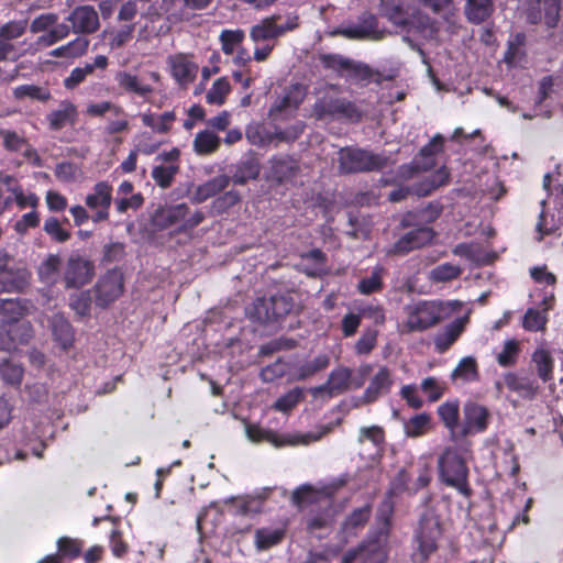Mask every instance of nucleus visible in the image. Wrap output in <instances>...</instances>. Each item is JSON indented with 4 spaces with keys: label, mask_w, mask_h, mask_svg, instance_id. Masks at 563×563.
<instances>
[{
    "label": "nucleus",
    "mask_w": 563,
    "mask_h": 563,
    "mask_svg": "<svg viewBox=\"0 0 563 563\" xmlns=\"http://www.w3.org/2000/svg\"><path fill=\"white\" fill-rule=\"evenodd\" d=\"M459 300H418L407 303L404 307V327L408 332H422L440 321L448 319L451 314L461 309Z\"/></svg>",
    "instance_id": "f257e3e1"
},
{
    "label": "nucleus",
    "mask_w": 563,
    "mask_h": 563,
    "mask_svg": "<svg viewBox=\"0 0 563 563\" xmlns=\"http://www.w3.org/2000/svg\"><path fill=\"white\" fill-rule=\"evenodd\" d=\"M327 66L344 70L346 78L362 84L374 81L382 84L383 81L394 80L398 76V68L390 67L385 70L373 69L367 64L355 62L341 55H327L323 57Z\"/></svg>",
    "instance_id": "f03ea898"
},
{
    "label": "nucleus",
    "mask_w": 563,
    "mask_h": 563,
    "mask_svg": "<svg viewBox=\"0 0 563 563\" xmlns=\"http://www.w3.org/2000/svg\"><path fill=\"white\" fill-rule=\"evenodd\" d=\"M338 165L341 174L366 173L384 168L388 158L358 147H343L338 152Z\"/></svg>",
    "instance_id": "7ed1b4c3"
},
{
    "label": "nucleus",
    "mask_w": 563,
    "mask_h": 563,
    "mask_svg": "<svg viewBox=\"0 0 563 563\" xmlns=\"http://www.w3.org/2000/svg\"><path fill=\"white\" fill-rule=\"evenodd\" d=\"M440 517L433 507H426L421 512L418 527L415 531V542L421 560H427L438 548L442 537Z\"/></svg>",
    "instance_id": "20e7f679"
},
{
    "label": "nucleus",
    "mask_w": 563,
    "mask_h": 563,
    "mask_svg": "<svg viewBox=\"0 0 563 563\" xmlns=\"http://www.w3.org/2000/svg\"><path fill=\"white\" fill-rule=\"evenodd\" d=\"M439 468L446 485L456 488L464 496L470 495L465 457L457 450L446 449L439 459Z\"/></svg>",
    "instance_id": "39448f33"
},
{
    "label": "nucleus",
    "mask_w": 563,
    "mask_h": 563,
    "mask_svg": "<svg viewBox=\"0 0 563 563\" xmlns=\"http://www.w3.org/2000/svg\"><path fill=\"white\" fill-rule=\"evenodd\" d=\"M245 431L249 440L254 443L266 441L276 448H280L285 445H308L311 442L320 440L329 431V428H324L323 431L320 432L279 434L271 430L262 429L257 426L249 424L246 426Z\"/></svg>",
    "instance_id": "423d86ee"
},
{
    "label": "nucleus",
    "mask_w": 563,
    "mask_h": 563,
    "mask_svg": "<svg viewBox=\"0 0 563 563\" xmlns=\"http://www.w3.org/2000/svg\"><path fill=\"white\" fill-rule=\"evenodd\" d=\"M334 35H341L349 40L380 41L387 31L379 27L377 18L372 13H363L357 21L333 31Z\"/></svg>",
    "instance_id": "0eeeda50"
},
{
    "label": "nucleus",
    "mask_w": 563,
    "mask_h": 563,
    "mask_svg": "<svg viewBox=\"0 0 563 563\" xmlns=\"http://www.w3.org/2000/svg\"><path fill=\"white\" fill-rule=\"evenodd\" d=\"M313 114L319 120L335 117H344L351 120L360 118L355 106L345 99L336 97L332 89L317 99L313 104Z\"/></svg>",
    "instance_id": "6e6552de"
},
{
    "label": "nucleus",
    "mask_w": 563,
    "mask_h": 563,
    "mask_svg": "<svg viewBox=\"0 0 563 563\" xmlns=\"http://www.w3.org/2000/svg\"><path fill=\"white\" fill-rule=\"evenodd\" d=\"M93 277V264L87 257L71 253L66 262L63 280L66 288H80Z\"/></svg>",
    "instance_id": "1a4fd4ad"
},
{
    "label": "nucleus",
    "mask_w": 563,
    "mask_h": 563,
    "mask_svg": "<svg viewBox=\"0 0 563 563\" xmlns=\"http://www.w3.org/2000/svg\"><path fill=\"white\" fill-rule=\"evenodd\" d=\"M490 411L484 405L467 401L463 406V421L460 428V439L483 433L490 422Z\"/></svg>",
    "instance_id": "9d476101"
},
{
    "label": "nucleus",
    "mask_w": 563,
    "mask_h": 563,
    "mask_svg": "<svg viewBox=\"0 0 563 563\" xmlns=\"http://www.w3.org/2000/svg\"><path fill=\"white\" fill-rule=\"evenodd\" d=\"M85 203L92 212V222L107 221L112 203V186L107 181H98L93 186L92 191L86 196Z\"/></svg>",
    "instance_id": "9b49d317"
},
{
    "label": "nucleus",
    "mask_w": 563,
    "mask_h": 563,
    "mask_svg": "<svg viewBox=\"0 0 563 563\" xmlns=\"http://www.w3.org/2000/svg\"><path fill=\"white\" fill-rule=\"evenodd\" d=\"M123 292V275L120 271L112 269L103 275L96 285V302L100 307H107L117 300Z\"/></svg>",
    "instance_id": "f8f14e48"
},
{
    "label": "nucleus",
    "mask_w": 563,
    "mask_h": 563,
    "mask_svg": "<svg viewBox=\"0 0 563 563\" xmlns=\"http://www.w3.org/2000/svg\"><path fill=\"white\" fill-rule=\"evenodd\" d=\"M449 176L450 174L448 169L445 167H441L434 175L430 176L426 181L415 188L400 187L390 191L388 199L391 202H399L406 199L411 192L419 197L428 196L433 189L446 184Z\"/></svg>",
    "instance_id": "ddd939ff"
},
{
    "label": "nucleus",
    "mask_w": 563,
    "mask_h": 563,
    "mask_svg": "<svg viewBox=\"0 0 563 563\" xmlns=\"http://www.w3.org/2000/svg\"><path fill=\"white\" fill-rule=\"evenodd\" d=\"M32 338V327L27 321L0 324V351L10 352L18 344L26 343Z\"/></svg>",
    "instance_id": "4468645a"
},
{
    "label": "nucleus",
    "mask_w": 563,
    "mask_h": 563,
    "mask_svg": "<svg viewBox=\"0 0 563 563\" xmlns=\"http://www.w3.org/2000/svg\"><path fill=\"white\" fill-rule=\"evenodd\" d=\"M393 383L391 371L386 366H380L377 373L371 378L362 397L356 399V406L372 404L379 397L387 395L391 389Z\"/></svg>",
    "instance_id": "2eb2a0df"
},
{
    "label": "nucleus",
    "mask_w": 563,
    "mask_h": 563,
    "mask_svg": "<svg viewBox=\"0 0 563 563\" xmlns=\"http://www.w3.org/2000/svg\"><path fill=\"white\" fill-rule=\"evenodd\" d=\"M66 20L76 34H92L100 27L98 12L91 5L76 7Z\"/></svg>",
    "instance_id": "dca6fc26"
},
{
    "label": "nucleus",
    "mask_w": 563,
    "mask_h": 563,
    "mask_svg": "<svg viewBox=\"0 0 563 563\" xmlns=\"http://www.w3.org/2000/svg\"><path fill=\"white\" fill-rule=\"evenodd\" d=\"M267 164V178L279 184L292 179L299 173L298 162L287 154L274 155Z\"/></svg>",
    "instance_id": "f3484780"
},
{
    "label": "nucleus",
    "mask_w": 563,
    "mask_h": 563,
    "mask_svg": "<svg viewBox=\"0 0 563 563\" xmlns=\"http://www.w3.org/2000/svg\"><path fill=\"white\" fill-rule=\"evenodd\" d=\"M444 147V136L440 133L435 134L428 144L422 146L415 158L413 166H402L405 170H429L435 165V155L441 153Z\"/></svg>",
    "instance_id": "a211bd4d"
},
{
    "label": "nucleus",
    "mask_w": 563,
    "mask_h": 563,
    "mask_svg": "<svg viewBox=\"0 0 563 563\" xmlns=\"http://www.w3.org/2000/svg\"><path fill=\"white\" fill-rule=\"evenodd\" d=\"M168 60L172 69V76L180 87L186 88L195 80L198 74V65L187 55L177 54L170 56Z\"/></svg>",
    "instance_id": "6ab92c4d"
},
{
    "label": "nucleus",
    "mask_w": 563,
    "mask_h": 563,
    "mask_svg": "<svg viewBox=\"0 0 563 563\" xmlns=\"http://www.w3.org/2000/svg\"><path fill=\"white\" fill-rule=\"evenodd\" d=\"M188 213L189 208L186 203L164 206L155 211L153 222L157 228L167 229L172 225H180Z\"/></svg>",
    "instance_id": "aec40b11"
},
{
    "label": "nucleus",
    "mask_w": 563,
    "mask_h": 563,
    "mask_svg": "<svg viewBox=\"0 0 563 563\" xmlns=\"http://www.w3.org/2000/svg\"><path fill=\"white\" fill-rule=\"evenodd\" d=\"M114 80L124 93L135 95L146 99L154 91V88L151 85L143 82L137 75L128 70L117 71Z\"/></svg>",
    "instance_id": "412c9836"
},
{
    "label": "nucleus",
    "mask_w": 563,
    "mask_h": 563,
    "mask_svg": "<svg viewBox=\"0 0 563 563\" xmlns=\"http://www.w3.org/2000/svg\"><path fill=\"white\" fill-rule=\"evenodd\" d=\"M554 301L553 294L544 296L542 299V308H529L522 319V327L527 331H543L548 322L547 312L552 308Z\"/></svg>",
    "instance_id": "4be33fe9"
},
{
    "label": "nucleus",
    "mask_w": 563,
    "mask_h": 563,
    "mask_svg": "<svg viewBox=\"0 0 563 563\" xmlns=\"http://www.w3.org/2000/svg\"><path fill=\"white\" fill-rule=\"evenodd\" d=\"M77 108L76 106L68 101L64 100L59 103L56 110L51 111L46 115V120L48 122V128L52 131H59L66 125H74L77 120Z\"/></svg>",
    "instance_id": "5701e85b"
},
{
    "label": "nucleus",
    "mask_w": 563,
    "mask_h": 563,
    "mask_svg": "<svg viewBox=\"0 0 563 563\" xmlns=\"http://www.w3.org/2000/svg\"><path fill=\"white\" fill-rule=\"evenodd\" d=\"M54 341L63 349L68 350L74 343V330L69 321L62 313H54L47 319Z\"/></svg>",
    "instance_id": "b1692460"
},
{
    "label": "nucleus",
    "mask_w": 563,
    "mask_h": 563,
    "mask_svg": "<svg viewBox=\"0 0 563 563\" xmlns=\"http://www.w3.org/2000/svg\"><path fill=\"white\" fill-rule=\"evenodd\" d=\"M230 180V177L227 175H218L197 186L191 194L190 200L194 203H202L224 190L229 186Z\"/></svg>",
    "instance_id": "393cba45"
},
{
    "label": "nucleus",
    "mask_w": 563,
    "mask_h": 563,
    "mask_svg": "<svg viewBox=\"0 0 563 563\" xmlns=\"http://www.w3.org/2000/svg\"><path fill=\"white\" fill-rule=\"evenodd\" d=\"M438 415L442 420L445 428L450 431V435L452 440L460 439V428L459 416H460V407L459 401H445L438 407Z\"/></svg>",
    "instance_id": "a878e982"
},
{
    "label": "nucleus",
    "mask_w": 563,
    "mask_h": 563,
    "mask_svg": "<svg viewBox=\"0 0 563 563\" xmlns=\"http://www.w3.org/2000/svg\"><path fill=\"white\" fill-rule=\"evenodd\" d=\"M467 322L468 316H465L457 318L448 324L444 330L434 339V345L437 350L439 352H445L461 335Z\"/></svg>",
    "instance_id": "bb28decb"
},
{
    "label": "nucleus",
    "mask_w": 563,
    "mask_h": 563,
    "mask_svg": "<svg viewBox=\"0 0 563 563\" xmlns=\"http://www.w3.org/2000/svg\"><path fill=\"white\" fill-rule=\"evenodd\" d=\"M505 386L525 399H533L538 391V385L528 377L518 376L515 373L504 375Z\"/></svg>",
    "instance_id": "cd10ccee"
},
{
    "label": "nucleus",
    "mask_w": 563,
    "mask_h": 563,
    "mask_svg": "<svg viewBox=\"0 0 563 563\" xmlns=\"http://www.w3.org/2000/svg\"><path fill=\"white\" fill-rule=\"evenodd\" d=\"M329 364L330 357L327 354H319L311 360L297 364L294 367V378L296 380H305L327 368Z\"/></svg>",
    "instance_id": "c85d7f7f"
},
{
    "label": "nucleus",
    "mask_w": 563,
    "mask_h": 563,
    "mask_svg": "<svg viewBox=\"0 0 563 563\" xmlns=\"http://www.w3.org/2000/svg\"><path fill=\"white\" fill-rule=\"evenodd\" d=\"M279 15H271L261 20L257 24L253 25L250 30V37L254 43L265 42L278 38L277 21Z\"/></svg>",
    "instance_id": "c756f323"
},
{
    "label": "nucleus",
    "mask_w": 563,
    "mask_h": 563,
    "mask_svg": "<svg viewBox=\"0 0 563 563\" xmlns=\"http://www.w3.org/2000/svg\"><path fill=\"white\" fill-rule=\"evenodd\" d=\"M261 165L254 156H245L235 166L232 181L236 185H244L247 180L256 179L260 175Z\"/></svg>",
    "instance_id": "7c9ffc66"
},
{
    "label": "nucleus",
    "mask_w": 563,
    "mask_h": 563,
    "mask_svg": "<svg viewBox=\"0 0 563 563\" xmlns=\"http://www.w3.org/2000/svg\"><path fill=\"white\" fill-rule=\"evenodd\" d=\"M452 380L470 384L479 379L478 364L474 356H465L460 360L451 374Z\"/></svg>",
    "instance_id": "2f4dec72"
},
{
    "label": "nucleus",
    "mask_w": 563,
    "mask_h": 563,
    "mask_svg": "<svg viewBox=\"0 0 563 563\" xmlns=\"http://www.w3.org/2000/svg\"><path fill=\"white\" fill-rule=\"evenodd\" d=\"M330 397L341 395L351 388L352 371L345 366L333 368L327 379Z\"/></svg>",
    "instance_id": "473e14b6"
},
{
    "label": "nucleus",
    "mask_w": 563,
    "mask_h": 563,
    "mask_svg": "<svg viewBox=\"0 0 563 563\" xmlns=\"http://www.w3.org/2000/svg\"><path fill=\"white\" fill-rule=\"evenodd\" d=\"M371 442L375 448L374 459H380L385 448V431L379 426L362 427L358 430L357 442Z\"/></svg>",
    "instance_id": "72a5a7b5"
},
{
    "label": "nucleus",
    "mask_w": 563,
    "mask_h": 563,
    "mask_svg": "<svg viewBox=\"0 0 563 563\" xmlns=\"http://www.w3.org/2000/svg\"><path fill=\"white\" fill-rule=\"evenodd\" d=\"M493 11V0H466L465 14L472 23H482L490 16Z\"/></svg>",
    "instance_id": "f704fd0d"
},
{
    "label": "nucleus",
    "mask_w": 563,
    "mask_h": 563,
    "mask_svg": "<svg viewBox=\"0 0 563 563\" xmlns=\"http://www.w3.org/2000/svg\"><path fill=\"white\" fill-rule=\"evenodd\" d=\"M89 46V40L84 36H78L74 41L62 45L49 52L52 57L74 58L84 55Z\"/></svg>",
    "instance_id": "c9c22d12"
},
{
    "label": "nucleus",
    "mask_w": 563,
    "mask_h": 563,
    "mask_svg": "<svg viewBox=\"0 0 563 563\" xmlns=\"http://www.w3.org/2000/svg\"><path fill=\"white\" fill-rule=\"evenodd\" d=\"M463 269L461 266L452 263H443L437 265L428 272V279L431 283H449L460 277Z\"/></svg>",
    "instance_id": "e433bc0d"
},
{
    "label": "nucleus",
    "mask_w": 563,
    "mask_h": 563,
    "mask_svg": "<svg viewBox=\"0 0 563 563\" xmlns=\"http://www.w3.org/2000/svg\"><path fill=\"white\" fill-rule=\"evenodd\" d=\"M25 307L19 298L0 299V316L5 323H20L19 319L24 314Z\"/></svg>",
    "instance_id": "4c0bfd02"
},
{
    "label": "nucleus",
    "mask_w": 563,
    "mask_h": 563,
    "mask_svg": "<svg viewBox=\"0 0 563 563\" xmlns=\"http://www.w3.org/2000/svg\"><path fill=\"white\" fill-rule=\"evenodd\" d=\"M300 99H292L290 93L278 98L271 107L268 115L273 121L286 119L300 103Z\"/></svg>",
    "instance_id": "58836bf2"
},
{
    "label": "nucleus",
    "mask_w": 563,
    "mask_h": 563,
    "mask_svg": "<svg viewBox=\"0 0 563 563\" xmlns=\"http://www.w3.org/2000/svg\"><path fill=\"white\" fill-rule=\"evenodd\" d=\"M60 257L56 254H49L37 267V274L41 282L45 284H54L57 280Z\"/></svg>",
    "instance_id": "ea45409f"
},
{
    "label": "nucleus",
    "mask_w": 563,
    "mask_h": 563,
    "mask_svg": "<svg viewBox=\"0 0 563 563\" xmlns=\"http://www.w3.org/2000/svg\"><path fill=\"white\" fill-rule=\"evenodd\" d=\"M271 306L269 298H257L246 308V316L260 323L271 322L273 321Z\"/></svg>",
    "instance_id": "a19ab883"
},
{
    "label": "nucleus",
    "mask_w": 563,
    "mask_h": 563,
    "mask_svg": "<svg viewBox=\"0 0 563 563\" xmlns=\"http://www.w3.org/2000/svg\"><path fill=\"white\" fill-rule=\"evenodd\" d=\"M219 145V136L208 130L199 132L194 140V148L200 155H207L217 151Z\"/></svg>",
    "instance_id": "79ce46f5"
},
{
    "label": "nucleus",
    "mask_w": 563,
    "mask_h": 563,
    "mask_svg": "<svg viewBox=\"0 0 563 563\" xmlns=\"http://www.w3.org/2000/svg\"><path fill=\"white\" fill-rule=\"evenodd\" d=\"M284 538V530L262 528L255 531V544L258 550H267L278 544Z\"/></svg>",
    "instance_id": "37998d69"
},
{
    "label": "nucleus",
    "mask_w": 563,
    "mask_h": 563,
    "mask_svg": "<svg viewBox=\"0 0 563 563\" xmlns=\"http://www.w3.org/2000/svg\"><path fill=\"white\" fill-rule=\"evenodd\" d=\"M532 361L537 366L539 377L543 382H548L552 378L553 360L549 351L544 349H538L532 355Z\"/></svg>",
    "instance_id": "c03bdc74"
},
{
    "label": "nucleus",
    "mask_w": 563,
    "mask_h": 563,
    "mask_svg": "<svg viewBox=\"0 0 563 563\" xmlns=\"http://www.w3.org/2000/svg\"><path fill=\"white\" fill-rule=\"evenodd\" d=\"M431 424V418L428 413L422 412L411 417L404 426L407 437L417 438L424 434Z\"/></svg>",
    "instance_id": "a18cd8bd"
},
{
    "label": "nucleus",
    "mask_w": 563,
    "mask_h": 563,
    "mask_svg": "<svg viewBox=\"0 0 563 563\" xmlns=\"http://www.w3.org/2000/svg\"><path fill=\"white\" fill-rule=\"evenodd\" d=\"M0 276L8 278L20 276L29 282L27 271L22 267H16L13 257L3 249H0Z\"/></svg>",
    "instance_id": "49530a36"
},
{
    "label": "nucleus",
    "mask_w": 563,
    "mask_h": 563,
    "mask_svg": "<svg viewBox=\"0 0 563 563\" xmlns=\"http://www.w3.org/2000/svg\"><path fill=\"white\" fill-rule=\"evenodd\" d=\"M231 86L225 77L218 78L206 95V101L209 104L221 106L224 103Z\"/></svg>",
    "instance_id": "de8ad7c7"
},
{
    "label": "nucleus",
    "mask_w": 563,
    "mask_h": 563,
    "mask_svg": "<svg viewBox=\"0 0 563 563\" xmlns=\"http://www.w3.org/2000/svg\"><path fill=\"white\" fill-rule=\"evenodd\" d=\"M13 96L18 100L32 99L38 101H46L51 98L47 89L35 85H21L13 89Z\"/></svg>",
    "instance_id": "09e8293b"
},
{
    "label": "nucleus",
    "mask_w": 563,
    "mask_h": 563,
    "mask_svg": "<svg viewBox=\"0 0 563 563\" xmlns=\"http://www.w3.org/2000/svg\"><path fill=\"white\" fill-rule=\"evenodd\" d=\"M245 136L255 146H266L274 143V135L261 124H251L246 128Z\"/></svg>",
    "instance_id": "8fccbe9b"
},
{
    "label": "nucleus",
    "mask_w": 563,
    "mask_h": 563,
    "mask_svg": "<svg viewBox=\"0 0 563 563\" xmlns=\"http://www.w3.org/2000/svg\"><path fill=\"white\" fill-rule=\"evenodd\" d=\"M245 34L242 30H223L220 34L221 48L225 55H231L240 47Z\"/></svg>",
    "instance_id": "3c124183"
},
{
    "label": "nucleus",
    "mask_w": 563,
    "mask_h": 563,
    "mask_svg": "<svg viewBox=\"0 0 563 563\" xmlns=\"http://www.w3.org/2000/svg\"><path fill=\"white\" fill-rule=\"evenodd\" d=\"M382 267H375L369 276L360 279L357 290L363 295H371L383 288Z\"/></svg>",
    "instance_id": "603ef678"
},
{
    "label": "nucleus",
    "mask_w": 563,
    "mask_h": 563,
    "mask_svg": "<svg viewBox=\"0 0 563 563\" xmlns=\"http://www.w3.org/2000/svg\"><path fill=\"white\" fill-rule=\"evenodd\" d=\"M271 314L273 321L278 320L287 316L294 308V301L289 296L276 295L269 297Z\"/></svg>",
    "instance_id": "864d4df0"
},
{
    "label": "nucleus",
    "mask_w": 563,
    "mask_h": 563,
    "mask_svg": "<svg viewBox=\"0 0 563 563\" xmlns=\"http://www.w3.org/2000/svg\"><path fill=\"white\" fill-rule=\"evenodd\" d=\"M0 374L2 379L10 385H20L23 376V368L7 358L0 360Z\"/></svg>",
    "instance_id": "5fc2aeb1"
},
{
    "label": "nucleus",
    "mask_w": 563,
    "mask_h": 563,
    "mask_svg": "<svg viewBox=\"0 0 563 563\" xmlns=\"http://www.w3.org/2000/svg\"><path fill=\"white\" fill-rule=\"evenodd\" d=\"M303 398V390L295 387L280 396L274 404L273 408L280 412L290 411Z\"/></svg>",
    "instance_id": "6e6d98bb"
},
{
    "label": "nucleus",
    "mask_w": 563,
    "mask_h": 563,
    "mask_svg": "<svg viewBox=\"0 0 563 563\" xmlns=\"http://www.w3.org/2000/svg\"><path fill=\"white\" fill-rule=\"evenodd\" d=\"M44 232L55 242L64 243L70 239L69 231L62 227L60 221L55 217H49L43 225Z\"/></svg>",
    "instance_id": "4d7b16f0"
},
{
    "label": "nucleus",
    "mask_w": 563,
    "mask_h": 563,
    "mask_svg": "<svg viewBox=\"0 0 563 563\" xmlns=\"http://www.w3.org/2000/svg\"><path fill=\"white\" fill-rule=\"evenodd\" d=\"M519 354V343L514 340H507L504 343L503 350L497 354V363L503 367L511 366L516 363Z\"/></svg>",
    "instance_id": "13d9d810"
},
{
    "label": "nucleus",
    "mask_w": 563,
    "mask_h": 563,
    "mask_svg": "<svg viewBox=\"0 0 563 563\" xmlns=\"http://www.w3.org/2000/svg\"><path fill=\"white\" fill-rule=\"evenodd\" d=\"M135 25L125 24L118 30L109 32V45L112 49L123 47L133 37Z\"/></svg>",
    "instance_id": "bf43d9fd"
},
{
    "label": "nucleus",
    "mask_w": 563,
    "mask_h": 563,
    "mask_svg": "<svg viewBox=\"0 0 563 563\" xmlns=\"http://www.w3.org/2000/svg\"><path fill=\"white\" fill-rule=\"evenodd\" d=\"M0 137L2 140L3 147L9 152H21L26 145V139L16 133L13 130L2 129L0 130Z\"/></svg>",
    "instance_id": "052dcab7"
},
{
    "label": "nucleus",
    "mask_w": 563,
    "mask_h": 563,
    "mask_svg": "<svg viewBox=\"0 0 563 563\" xmlns=\"http://www.w3.org/2000/svg\"><path fill=\"white\" fill-rule=\"evenodd\" d=\"M178 169L179 168L177 165L155 166L152 169V178L161 188L165 189L172 185L175 175L178 173Z\"/></svg>",
    "instance_id": "680f3d73"
},
{
    "label": "nucleus",
    "mask_w": 563,
    "mask_h": 563,
    "mask_svg": "<svg viewBox=\"0 0 563 563\" xmlns=\"http://www.w3.org/2000/svg\"><path fill=\"white\" fill-rule=\"evenodd\" d=\"M371 516V507L368 505L363 506L361 508L354 509L351 515L343 522L344 530H353L361 527L367 522Z\"/></svg>",
    "instance_id": "e2e57ef3"
},
{
    "label": "nucleus",
    "mask_w": 563,
    "mask_h": 563,
    "mask_svg": "<svg viewBox=\"0 0 563 563\" xmlns=\"http://www.w3.org/2000/svg\"><path fill=\"white\" fill-rule=\"evenodd\" d=\"M87 114L91 117H102L106 112L110 111L115 117L125 115L124 109L111 101H101L98 103H90L87 106Z\"/></svg>",
    "instance_id": "0e129e2a"
},
{
    "label": "nucleus",
    "mask_w": 563,
    "mask_h": 563,
    "mask_svg": "<svg viewBox=\"0 0 563 563\" xmlns=\"http://www.w3.org/2000/svg\"><path fill=\"white\" fill-rule=\"evenodd\" d=\"M241 196L239 191L236 190H229L225 191L223 195L219 196L212 201V209L217 213H223L233 206H235L238 202H240Z\"/></svg>",
    "instance_id": "69168bd1"
},
{
    "label": "nucleus",
    "mask_w": 563,
    "mask_h": 563,
    "mask_svg": "<svg viewBox=\"0 0 563 563\" xmlns=\"http://www.w3.org/2000/svg\"><path fill=\"white\" fill-rule=\"evenodd\" d=\"M9 191L12 194V199H14L20 209H24L26 207L35 209L38 205V197L33 192L24 194L20 185L9 187Z\"/></svg>",
    "instance_id": "338daca9"
},
{
    "label": "nucleus",
    "mask_w": 563,
    "mask_h": 563,
    "mask_svg": "<svg viewBox=\"0 0 563 563\" xmlns=\"http://www.w3.org/2000/svg\"><path fill=\"white\" fill-rule=\"evenodd\" d=\"M421 390L430 401L439 400L444 394V385L435 377H427L421 382Z\"/></svg>",
    "instance_id": "774afa93"
}]
</instances>
